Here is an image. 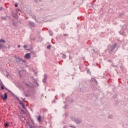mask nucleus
I'll return each mask as SVG.
<instances>
[{
  "label": "nucleus",
  "instance_id": "f257e3e1",
  "mask_svg": "<svg viewBox=\"0 0 128 128\" xmlns=\"http://www.w3.org/2000/svg\"><path fill=\"white\" fill-rule=\"evenodd\" d=\"M108 52L109 54H114L118 50V44L114 43L113 45H108Z\"/></svg>",
  "mask_w": 128,
  "mask_h": 128
},
{
  "label": "nucleus",
  "instance_id": "f03ea898",
  "mask_svg": "<svg viewBox=\"0 0 128 128\" xmlns=\"http://www.w3.org/2000/svg\"><path fill=\"white\" fill-rule=\"evenodd\" d=\"M16 59V62L18 64H26V60H24L20 57H17L16 56H14Z\"/></svg>",
  "mask_w": 128,
  "mask_h": 128
},
{
  "label": "nucleus",
  "instance_id": "7ed1b4c3",
  "mask_svg": "<svg viewBox=\"0 0 128 128\" xmlns=\"http://www.w3.org/2000/svg\"><path fill=\"white\" fill-rule=\"evenodd\" d=\"M70 118L72 122H74L76 124H80L82 122V119H76L74 116L70 117Z\"/></svg>",
  "mask_w": 128,
  "mask_h": 128
},
{
  "label": "nucleus",
  "instance_id": "20e7f679",
  "mask_svg": "<svg viewBox=\"0 0 128 128\" xmlns=\"http://www.w3.org/2000/svg\"><path fill=\"white\" fill-rule=\"evenodd\" d=\"M0 98L3 100H8V93L5 92L4 95L1 94Z\"/></svg>",
  "mask_w": 128,
  "mask_h": 128
},
{
  "label": "nucleus",
  "instance_id": "39448f33",
  "mask_svg": "<svg viewBox=\"0 0 128 128\" xmlns=\"http://www.w3.org/2000/svg\"><path fill=\"white\" fill-rule=\"evenodd\" d=\"M28 26H30L31 28H34L36 26V23L32 21H29Z\"/></svg>",
  "mask_w": 128,
  "mask_h": 128
},
{
  "label": "nucleus",
  "instance_id": "423d86ee",
  "mask_svg": "<svg viewBox=\"0 0 128 128\" xmlns=\"http://www.w3.org/2000/svg\"><path fill=\"white\" fill-rule=\"evenodd\" d=\"M26 124H26V126H28L29 127L27 128H38V126H32V125H31L30 123L29 122H27Z\"/></svg>",
  "mask_w": 128,
  "mask_h": 128
},
{
  "label": "nucleus",
  "instance_id": "0eeeda50",
  "mask_svg": "<svg viewBox=\"0 0 128 128\" xmlns=\"http://www.w3.org/2000/svg\"><path fill=\"white\" fill-rule=\"evenodd\" d=\"M46 78H48V76L46 74H44V78L42 79V82H46Z\"/></svg>",
  "mask_w": 128,
  "mask_h": 128
},
{
  "label": "nucleus",
  "instance_id": "6e6552de",
  "mask_svg": "<svg viewBox=\"0 0 128 128\" xmlns=\"http://www.w3.org/2000/svg\"><path fill=\"white\" fill-rule=\"evenodd\" d=\"M24 58H27V59L30 58V53L26 54L24 56Z\"/></svg>",
  "mask_w": 128,
  "mask_h": 128
},
{
  "label": "nucleus",
  "instance_id": "1a4fd4ad",
  "mask_svg": "<svg viewBox=\"0 0 128 128\" xmlns=\"http://www.w3.org/2000/svg\"><path fill=\"white\" fill-rule=\"evenodd\" d=\"M0 86H1L2 90H4V84H2V82L0 79Z\"/></svg>",
  "mask_w": 128,
  "mask_h": 128
},
{
  "label": "nucleus",
  "instance_id": "9d476101",
  "mask_svg": "<svg viewBox=\"0 0 128 128\" xmlns=\"http://www.w3.org/2000/svg\"><path fill=\"white\" fill-rule=\"evenodd\" d=\"M48 18V20L49 22H52V20H54V18H52V17L50 16L47 18Z\"/></svg>",
  "mask_w": 128,
  "mask_h": 128
},
{
  "label": "nucleus",
  "instance_id": "9b49d317",
  "mask_svg": "<svg viewBox=\"0 0 128 128\" xmlns=\"http://www.w3.org/2000/svg\"><path fill=\"white\" fill-rule=\"evenodd\" d=\"M20 106H22V108H24V110H26V106H24V103L22 102H20Z\"/></svg>",
  "mask_w": 128,
  "mask_h": 128
},
{
  "label": "nucleus",
  "instance_id": "f8f14e48",
  "mask_svg": "<svg viewBox=\"0 0 128 128\" xmlns=\"http://www.w3.org/2000/svg\"><path fill=\"white\" fill-rule=\"evenodd\" d=\"M62 30H66V25L64 24H61Z\"/></svg>",
  "mask_w": 128,
  "mask_h": 128
},
{
  "label": "nucleus",
  "instance_id": "ddd939ff",
  "mask_svg": "<svg viewBox=\"0 0 128 128\" xmlns=\"http://www.w3.org/2000/svg\"><path fill=\"white\" fill-rule=\"evenodd\" d=\"M6 90H8V92H10V94H12V96H16V95L14 94V93L12 92V91L6 88Z\"/></svg>",
  "mask_w": 128,
  "mask_h": 128
},
{
  "label": "nucleus",
  "instance_id": "4468645a",
  "mask_svg": "<svg viewBox=\"0 0 128 128\" xmlns=\"http://www.w3.org/2000/svg\"><path fill=\"white\" fill-rule=\"evenodd\" d=\"M38 120L39 122H42V116H38Z\"/></svg>",
  "mask_w": 128,
  "mask_h": 128
},
{
  "label": "nucleus",
  "instance_id": "2eb2a0df",
  "mask_svg": "<svg viewBox=\"0 0 128 128\" xmlns=\"http://www.w3.org/2000/svg\"><path fill=\"white\" fill-rule=\"evenodd\" d=\"M24 84L25 86H28L30 88H32V85L28 84V83H25Z\"/></svg>",
  "mask_w": 128,
  "mask_h": 128
},
{
  "label": "nucleus",
  "instance_id": "dca6fc26",
  "mask_svg": "<svg viewBox=\"0 0 128 128\" xmlns=\"http://www.w3.org/2000/svg\"><path fill=\"white\" fill-rule=\"evenodd\" d=\"M48 32H49L50 36H54V32H52V31L50 30Z\"/></svg>",
  "mask_w": 128,
  "mask_h": 128
},
{
  "label": "nucleus",
  "instance_id": "f3484780",
  "mask_svg": "<svg viewBox=\"0 0 128 128\" xmlns=\"http://www.w3.org/2000/svg\"><path fill=\"white\" fill-rule=\"evenodd\" d=\"M124 16V12H122L120 14L119 16L120 18H122Z\"/></svg>",
  "mask_w": 128,
  "mask_h": 128
},
{
  "label": "nucleus",
  "instance_id": "a211bd4d",
  "mask_svg": "<svg viewBox=\"0 0 128 128\" xmlns=\"http://www.w3.org/2000/svg\"><path fill=\"white\" fill-rule=\"evenodd\" d=\"M14 97L16 98V100H18V102H19V104H20V102H22V100H20V98H18V97L16 95H15V96H14Z\"/></svg>",
  "mask_w": 128,
  "mask_h": 128
},
{
  "label": "nucleus",
  "instance_id": "6ab92c4d",
  "mask_svg": "<svg viewBox=\"0 0 128 128\" xmlns=\"http://www.w3.org/2000/svg\"><path fill=\"white\" fill-rule=\"evenodd\" d=\"M4 126L6 128H8V123L5 122Z\"/></svg>",
  "mask_w": 128,
  "mask_h": 128
},
{
  "label": "nucleus",
  "instance_id": "aec40b11",
  "mask_svg": "<svg viewBox=\"0 0 128 128\" xmlns=\"http://www.w3.org/2000/svg\"><path fill=\"white\" fill-rule=\"evenodd\" d=\"M62 58L64 59L66 58V55L65 54H62Z\"/></svg>",
  "mask_w": 128,
  "mask_h": 128
},
{
  "label": "nucleus",
  "instance_id": "412c9836",
  "mask_svg": "<svg viewBox=\"0 0 128 128\" xmlns=\"http://www.w3.org/2000/svg\"><path fill=\"white\" fill-rule=\"evenodd\" d=\"M43 22H48V18H43L42 20Z\"/></svg>",
  "mask_w": 128,
  "mask_h": 128
},
{
  "label": "nucleus",
  "instance_id": "4be33fe9",
  "mask_svg": "<svg viewBox=\"0 0 128 128\" xmlns=\"http://www.w3.org/2000/svg\"><path fill=\"white\" fill-rule=\"evenodd\" d=\"M1 18H2V20H6V16H2V17Z\"/></svg>",
  "mask_w": 128,
  "mask_h": 128
},
{
  "label": "nucleus",
  "instance_id": "5701e85b",
  "mask_svg": "<svg viewBox=\"0 0 128 128\" xmlns=\"http://www.w3.org/2000/svg\"><path fill=\"white\" fill-rule=\"evenodd\" d=\"M32 16L34 20H36V15Z\"/></svg>",
  "mask_w": 128,
  "mask_h": 128
},
{
  "label": "nucleus",
  "instance_id": "b1692460",
  "mask_svg": "<svg viewBox=\"0 0 128 128\" xmlns=\"http://www.w3.org/2000/svg\"><path fill=\"white\" fill-rule=\"evenodd\" d=\"M12 26H16L18 25L16 24V22H13Z\"/></svg>",
  "mask_w": 128,
  "mask_h": 128
},
{
  "label": "nucleus",
  "instance_id": "393cba45",
  "mask_svg": "<svg viewBox=\"0 0 128 128\" xmlns=\"http://www.w3.org/2000/svg\"><path fill=\"white\" fill-rule=\"evenodd\" d=\"M0 42H6V40L2 39H0Z\"/></svg>",
  "mask_w": 128,
  "mask_h": 128
},
{
  "label": "nucleus",
  "instance_id": "a878e982",
  "mask_svg": "<svg viewBox=\"0 0 128 128\" xmlns=\"http://www.w3.org/2000/svg\"><path fill=\"white\" fill-rule=\"evenodd\" d=\"M113 68H118V65L114 66V64H111Z\"/></svg>",
  "mask_w": 128,
  "mask_h": 128
},
{
  "label": "nucleus",
  "instance_id": "bb28decb",
  "mask_svg": "<svg viewBox=\"0 0 128 128\" xmlns=\"http://www.w3.org/2000/svg\"><path fill=\"white\" fill-rule=\"evenodd\" d=\"M87 74H92L90 73V69L87 70Z\"/></svg>",
  "mask_w": 128,
  "mask_h": 128
},
{
  "label": "nucleus",
  "instance_id": "cd10ccee",
  "mask_svg": "<svg viewBox=\"0 0 128 128\" xmlns=\"http://www.w3.org/2000/svg\"><path fill=\"white\" fill-rule=\"evenodd\" d=\"M21 112H22L24 114H26V112L24 110H21Z\"/></svg>",
  "mask_w": 128,
  "mask_h": 128
},
{
  "label": "nucleus",
  "instance_id": "c85d7f7f",
  "mask_svg": "<svg viewBox=\"0 0 128 128\" xmlns=\"http://www.w3.org/2000/svg\"><path fill=\"white\" fill-rule=\"evenodd\" d=\"M118 96L116 95V94H114L113 95V98H116Z\"/></svg>",
  "mask_w": 128,
  "mask_h": 128
},
{
  "label": "nucleus",
  "instance_id": "c756f323",
  "mask_svg": "<svg viewBox=\"0 0 128 128\" xmlns=\"http://www.w3.org/2000/svg\"><path fill=\"white\" fill-rule=\"evenodd\" d=\"M12 16H14V18H16V14L13 13L12 14Z\"/></svg>",
  "mask_w": 128,
  "mask_h": 128
},
{
  "label": "nucleus",
  "instance_id": "7c9ffc66",
  "mask_svg": "<svg viewBox=\"0 0 128 128\" xmlns=\"http://www.w3.org/2000/svg\"><path fill=\"white\" fill-rule=\"evenodd\" d=\"M4 48V45L0 44V50H2Z\"/></svg>",
  "mask_w": 128,
  "mask_h": 128
},
{
  "label": "nucleus",
  "instance_id": "2f4dec72",
  "mask_svg": "<svg viewBox=\"0 0 128 128\" xmlns=\"http://www.w3.org/2000/svg\"><path fill=\"white\" fill-rule=\"evenodd\" d=\"M50 48H52V46L49 45L48 46H47V48L48 50H50Z\"/></svg>",
  "mask_w": 128,
  "mask_h": 128
},
{
  "label": "nucleus",
  "instance_id": "473e14b6",
  "mask_svg": "<svg viewBox=\"0 0 128 128\" xmlns=\"http://www.w3.org/2000/svg\"><path fill=\"white\" fill-rule=\"evenodd\" d=\"M14 6H15V8H18V3L15 4Z\"/></svg>",
  "mask_w": 128,
  "mask_h": 128
},
{
  "label": "nucleus",
  "instance_id": "72a5a7b5",
  "mask_svg": "<svg viewBox=\"0 0 128 128\" xmlns=\"http://www.w3.org/2000/svg\"><path fill=\"white\" fill-rule=\"evenodd\" d=\"M108 118H112V116L110 114V115H109V116H108Z\"/></svg>",
  "mask_w": 128,
  "mask_h": 128
},
{
  "label": "nucleus",
  "instance_id": "f704fd0d",
  "mask_svg": "<svg viewBox=\"0 0 128 128\" xmlns=\"http://www.w3.org/2000/svg\"><path fill=\"white\" fill-rule=\"evenodd\" d=\"M20 12V9L16 10V12Z\"/></svg>",
  "mask_w": 128,
  "mask_h": 128
},
{
  "label": "nucleus",
  "instance_id": "c9c22d12",
  "mask_svg": "<svg viewBox=\"0 0 128 128\" xmlns=\"http://www.w3.org/2000/svg\"><path fill=\"white\" fill-rule=\"evenodd\" d=\"M36 84L37 86H40V84H38V82H36Z\"/></svg>",
  "mask_w": 128,
  "mask_h": 128
},
{
  "label": "nucleus",
  "instance_id": "e433bc0d",
  "mask_svg": "<svg viewBox=\"0 0 128 128\" xmlns=\"http://www.w3.org/2000/svg\"><path fill=\"white\" fill-rule=\"evenodd\" d=\"M96 79L93 78H92V82H94Z\"/></svg>",
  "mask_w": 128,
  "mask_h": 128
},
{
  "label": "nucleus",
  "instance_id": "4c0bfd02",
  "mask_svg": "<svg viewBox=\"0 0 128 128\" xmlns=\"http://www.w3.org/2000/svg\"><path fill=\"white\" fill-rule=\"evenodd\" d=\"M18 74H20V76H22V75H20V70H19V71L18 72Z\"/></svg>",
  "mask_w": 128,
  "mask_h": 128
},
{
  "label": "nucleus",
  "instance_id": "58836bf2",
  "mask_svg": "<svg viewBox=\"0 0 128 128\" xmlns=\"http://www.w3.org/2000/svg\"><path fill=\"white\" fill-rule=\"evenodd\" d=\"M44 112H47L48 110H46V109H44Z\"/></svg>",
  "mask_w": 128,
  "mask_h": 128
},
{
  "label": "nucleus",
  "instance_id": "ea45409f",
  "mask_svg": "<svg viewBox=\"0 0 128 128\" xmlns=\"http://www.w3.org/2000/svg\"><path fill=\"white\" fill-rule=\"evenodd\" d=\"M65 116H68V112L66 113Z\"/></svg>",
  "mask_w": 128,
  "mask_h": 128
},
{
  "label": "nucleus",
  "instance_id": "a19ab883",
  "mask_svg": "<svg viewBox=\"0 0 128 128\" xmlns=\"http://www.w3.org/2000/svg\"><path fill=\"white\" fill-rule=\"evenodd\" d=\"M3 8L2 7H0V12H2V10Z\"/></svg>",
  "mask_w": 128,
  "mask_h": 128
},
{
  "label": "nucleus",
  "instance_id": "79ce46f5",
  "mask_svg": "<svg viewBox=\"0 0 128 128\" xmlns=\"http://www.w3.org/2000/svg\"><path fill=\"white\" fill-rule=\"evenodd\" d=\"M94 82H96V84H98V80H96V79Z\"/></svg>",
  "mask_w": 128,
  "mask_h": 128
},
{
  "label": "nucleus",
  "instance_id": "37998d69",
  "mask_svg": "<svg viewBox=\"0 0 128 128\" xmlns=\"http://www.w3.org/2000/svg\"><path fill=\"white\" fill-rule=\"evenodd\" d=\"M92 50H93V52H95V54H96V50L94 49H92Z\"/></svg>",
  "mask_w": 128,
  "mask_h": 128
},
{
  "label": "nucleus",
  "instance_id": "c03bdc74",
  "mask_svg": "<svg viewBox=\"0 0 128 128\" xmlns=\"http://www.w3.org/2000/svg\"><path fill=\"white\" fill-rule=\"evenodd\" d=\"M28 46H26V45H24V48H27Z\"/></svg>",
  "mask_w": 128,
  "mask_h": 128
},
{
  "label": "nucleus",
  "instance_id": "a18cd8bd",
  "mask_svg": "<svg viewBox=\"0 0 128 128\" xmlns=\"http://www.w3.org/2000/svg\"><path fill=\"white\" fill-rule=\"evenodd\" d=\"M7 18H10V20H12V17H10V16H6Z\"/></svg>",
  "mask_w": 128,
  "mask_h": 128
},
{
  "label": "nucleus",
  "instance_id": "49530a36",
  "mask_svg": "<svg viewBox=\"0 0 128 128\" xmlns=\"http://www.w3.org/2000/svg\"><path fill=\"white\" fill-rule=\"evenodd\" d=\"M24 96H26V98L28 97V94H25Z\"/></svg>",
  "mask_w": 128,
  "mask_h": 128
},
{
  "label": "nucleus",
  "instance_id": "de8ad7c7",
  "mask_svg": "<svg viewBox=\"0 0 128 128\" xmlns=\"http://www.w3.org/2000/svg\"><path fill=\"white\" fill-rule=\"evenodd\" d=\"M68 108V105H65L64 108Z\"/></svg>",
  "mask_w": 128,
  "mask_h": 128
},
{
  "label": "nucleus",
  "instance_id": "09e8293b",
  "mask_svg": "<svg viewBox=\"0 0 128 128\" xmlns=\"http://www.w3.org/2000/svg\"><path fill=\"white\" fill-rule=\"evenodd\" d=\"M70 128H76V126H70Z\"/></svg>",
  "mask_w": 128,
  "mask_h": 128
},
{
  "label": "nucleus",
  "instance_id": "8fccbe9b",
  "mask_svg": "<svg viewBox=\"0 0 128 128\" xmlns=\"http://www.w3.org/2000/svg\"><path fill=\"white\" fill-rule=\"evenodd\" d=\"M52 102H53V104H56V100H54L52 101Z\"/></svg>",
  "mask_w": 128,
  "mask_h": 128
},
{
  "label": "nucleus",
  "instance_id": "3c124183",
  "mask_svg": "<svg viewBox=\"0 0 128 128\" xmlns=\"http://www.w3.org/2000/svg\"><path fill=\"white\" fill-rule=\"evenodd\" d=\"M22 102H26V98H24L22 100Z\"/></svg>",
  "mask_w": 128,
  "mask_h": 128
},
{
  "label": "nucleus",
  "instance_id": "603ef678",
  "mask_svg": "<svg viewBox=\"0 0 128 128\" xmlns=\"http://www.w3.org/2000/svg\"><path fill=\"white\" fill-rule=\"evenodd\" d=\"M108 62H112V61L111 60H108Z\"/></svg>",
  "mask_w": 128,
  "mask_h": 128
},
{
  "label": "nucleus",
  "instance_id": "864d4df0",
  "mask_svg": "<svg viewBox=\"0 0 128 128\" xmlns=\"http://www.w3.org/2000/svg\"><path fill=\"white\" fill-rule=\"evenodd\" d=\"M43 96H44V94H41V98H43Z\"/></svg>",
  "mask_w": 128,
  "mask_h": 128
},
{
  "label": "nucleus",
  "instance_id": "5fc2aeb1",
  "mask_svg": "<svg viewBox=\"0 0 128 128\" xmlns=\"http://www.w3.org/2000/svg\"><path fill=\"white\" fill-rule=\"evenodd\" d=\"M35 20V21L36 22H38V20H36H36Z\"/></svg>",
  "mask_w": 128,
  "mask_h": 128
},
{
  "label": "nucleus",
  "instance_id": "6e6d98bb",
  "mask_svg": "<svg viewBox=\"0 0 128 128\" xmlns=\"http://www.w3.org/2000/svg\"><path fill=\"white\" fill-rule=\"evenodd\" d=\"M12 20L13 22H14V19H12Z\"/></svg>",
  "mask_w": 128,
  "mask_h": 128
},
{
  "label": "nucleus",
  "instance_id": "4d7b16f0",
  "mask_svg": "<svg viewBox=\"0 0 128 128\" xmlns=\"http://www.w3.org/2000/svg\"><path fill=\"white\" fill-rule=\"evenodd\" d=\"M18 48H20V45H18Z\"/></svg>",
  "mask_w": 128,
  "mask_h": 128
},
{
  "label": "nucleus",
  "instance_id": "13d9d810",
  "mask_svg": "<svg viewBox=\"0 0 128 128\" xmlns=\"http://www.w3.org/2000/svg\"><path fill=\"white\" fill-rule=\"evenodd\" d=\"M64 36H68V34H64Z\"/></svg>",
  "mask_w": 128,
  "mask_h": 128
},
{
  "label": "nucleus",
  "instance_id": "bf43d9fd",
  "mask_svg": "<svg viewBox=\"0 0 128 128\" xmlns=\"http://www.w3.org/2000/svg\"><path fill=\"white\" fill-rule=\"evenodd\" d=\"M71 102H74V100H71Z\"/></svg>",
  "mask_w": 128,
  "mask_h": 128
},
{
  "label": "nucleus",
  "instance_id": "052dcab7",
  "mask_svg": "<svg viewBox=\"0 0 128 128\" xmlns=\"http://www.w3.org/2000/svg\"><path fill=\"white\" fill-rule=\"evenodd\" d=\"M62 98H64V94H62Z\"/></svg>",
  "mask_w": 128,
  "mask_h": 128
},
{
  "label": "nucleus",
  "instance_id": "680f3d73",
  "mask_svg": "<svg viewBox=\"0 0 128 128\" xmlns=\"http://www.w3.org/2000/svg\"><path fill=\"white\" fill-rule=\"evenodd\" d=\"M30 54H34V52H32Z\"/></svg>",
  "mask_w": 128,
  "mask_h": 128
},
{
  "label": "nucleus",
  "instance_id": "e2e57ef3",
  "mask_svg": "<svg viewBox=\"0 0 128 128\" xmlns=\"http://www.w3.org/2000/svg\"><path fill=\"white\" fill-rule=\"evenodd\" d=\"M115 70H116V72H118V69H116Z\"/></svg>",
  "mask_w": 128,
  "mask_h": 128
},
{
  "label": "nucleus",
  "instance_id": "0e129e2a",
  "mask_svg": "<svg viewBox=\"0 0 128 128\" xmlns=\"http://www.w3.org/2000/svg\"><path fill=\"white\" fill-rule=\"evenodd\" d=\"M27 50H30V49H27Z\"/></svg>",
  "mask_w": 128,
  "mask_h": 128
},
{
  "label": "nucleus",
  "instance_id": "69168bd1",
  "mask_svg": "<svg viewBox=\"0 0 128 128\" xmlns=\"http://www.w3.org/2000/svg\"><path fill=\"white\" fill-rule=\"evenodd\" d=\"M6 76H8V74L6 75Z\"/></svg>",
  "mask_w": 128,
  "mask_h": 128
},
{
  "label": "nucleus",
  "instance_id": "338daca9",
  "mask_svg": "<svg viewBox=\"0 0 128 128\" xmlns=\"http://www.w3.org/2000/svg\"><path fill=\"white\" fill-rule=\"evenodd\" d=\"M52 91H53V92H54V90H52Z\"/></svg>",
  "mask_w": 128,
  "mask_h": 128
},
{
  "label": "nucleus",
  "instance_id": "774afa93",
  "mask_svg": "<svg viewBox=\"0 0 128 128\" xmlns=\"http://www.w3.org/2000/svg\"><path fill=\"white\" fill-rule=\"evenodd\" d=\"M35 0V2H38V0Z\"/></svg>",
  "mask_w": 128,
  "mask_h": 128
}]
</instances>
